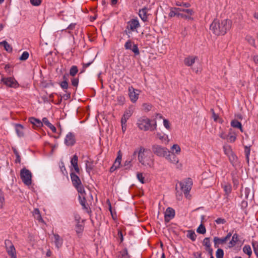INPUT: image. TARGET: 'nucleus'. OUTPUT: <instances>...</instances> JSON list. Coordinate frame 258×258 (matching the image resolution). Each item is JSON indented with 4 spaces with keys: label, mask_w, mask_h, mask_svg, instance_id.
Wrapping results in <instances>:
<instances>
[{
    "label": "nucleus",
    "mask_w": 258,
    "mask_h": 258,
    "mask_svg": "<svg viewBox=\"0 0 258 258\" xmlns=\"http://www.w3.org/2000/svg\"><path fill=\"white\" fill-rule=\"evenodd\" d=\"M138 154V160L144 169H151L155 165L154 157L151 151L143 147H140L134 152Z\"/></svg>",
    "instance_id": "1"
},
{
    "label": "nucleus",
    "mask_w": 258,
    "mask_h": 258,
    "mask_svg": "<svg viewBox=\"0 0 258 258\" xmlns=\"http://www.w3.org/2000/svg\"><path fill=\"white\" fill-rule=\"evenodd\" d=\"M232 22L228 19L220 21L215 19L210 25V30L216 35H224L227 31L230 29Z\"/></svg>",
    "instance_id": "2"
},
{
    "label": "nucleus",
    "mask_w": 258,
    "mask_h": 258,
    "mask_svg": "<svg viewBox=\"0 0 258 258\" xmlns=\"http://www.w3.org/2000/svg\"><path fill=\"white\" fill-rule=\"evenodd\" d=\"M71 178L73 185L75 187L79 193V199L80 204L84 208L86 207V195L84 186L83 185L79 177L74 173H71Z\"/></svg>",
    "instance_id": "3"
},
{
    "label": "nucleus",
    "mask_w": 258,
    "mask_h": 258,
    "mask_svg": "<svg viewBox=\"0 0 258 258\" xmlns=\"http://www.w3.org/2000/svg\"><path fill=\"white\" fill-rule=\"evenodd\" d=\"M137 125L140 130L144 131H154L156 130L157 126L156 120H152L145 116L138 119Z\"/></svg>",
    "instance_id": "4"
},
{
    "label": "nucleus",
    "mask_w": 258,
    "mask_h": 258,
    "mask_svg": "<svg viewBox=\"0 0 258 258\" xmlns=\"http://www.w3.org/2000/svg\"><path fill=\"white\" fill-rule=\"evenodd\" d=\"M192 184V181L190 178H188L179 183L181 190L184 192L187 198L189 197V192L191 188Z\"/></svg>",
    "instance_id": "5"
},
{
    "label": "nucleus",
    "mask_w": 258,
    "mask_h": 258,
    "mask_svg": "<svg viewBox=\"0 0 258 258\" xmlns=\"http://www.w3.org/2000/svg\"><path fill=\"white\" fill-rule=\"evenodd\" d=\"M6 251L11 258H17L16 248L12 242L6 239L5 241Z\"/></svg>",
    "instance_id": "6"
},
{
    "label": "nucleus",
    "mask_w": 258,
    "mask_h": 258,
    "mask_svg": "<svg viewBox=\"0 0 258 258\" xmlns=\"http://www.w3.org/2000/svg\"><path fill=\"white\" fill-rule=\"evenodd\" d=\"M20 177L24 182L27 185H30L32 183V174L31 172L25 168H23L21 170Z\"/></svg>",
    "instance_id": "7"
},
{
    "label": "nucleus",
    "mask_w": 258,
    "mask_h": 258,
    "mask_svg": "<svg viewBox=\"0 0 258 258\" xmlns=\"http://www.w3.org/2000/svg\"><path fill=\"white\" fill-rule=\"evenodd\" d=\"M153 152L159 157H165L166 154L169 152L168 149L164 147L159 145H154L152 147Z\"/></svg>",
    "instance_id": "8"
},
{
    "label": "nucleus",
    "mask_w": 258,
    "mask_h": 258,
    "mask_svg": "<svg viewBox=\"0 0 258 258\" xmlns=\"http://www.w3.org/2000/svg\"><path fill=\"white\" fill-rule=\"evenodd\" d=\"M141 91L134 88L132 86L128 88V96L132 102L136 103L139 99Z\"/></svg>",
    "instance_id": "9"
},
{
    "label": "nucleus",
    "mask_w": 258,
    "mask_h": 258,
    "mask_svg": "<svg viewBox=\"0 0 258 258\" xmlns=\"http://www.w3.org/2000/svg\"><path fill=\"white\" fill-rule=\"evenodd\" d=\"M231 236V233L229 232L227 234L226 236L224 237L219 238L217 236L214 237L213 241L215 247L218 248L220 245H222L225 243L226 242L230 239Z\"/></svg>",
    "instance_id": "10"
},
{
    "label": "nucleus",
    "mask_w": 258,
    "mask_h": 258,
    "mask_svg": "<svg viewBox=\"0 0 258 258\" xmlns=\"http://www.w3.org/2000/svg\"><path fill=\"white\" fill-rule=\"evenodd\" d=\"M140 27L139 20L137 19H132L127 23L126 29L132 32L136 31Z\"/></svg>",
    "instance_id": "11"
},
{
    "label": "nucleus",
    "mask_w": 258,
    "mask_h": 258,
    "mask_svg": "<svg viewBox=\"0 0 258 258\" xmlns=\"http://www.w3.org/2000/svg\"><path fill=\"white\" fill-rule=\"evenodd\" d=\"M125 49L132 50L135 55H139L140 53L138 45L134 44L130 40H128L124 44Z\"/></svg>",
    "instance_id": "12"
},
{
    "label": "nucleus",
    "mask_w": 258,
    "mask_h": 258,
    "mask_svg": "<svg viewBox=\"0 0 258 258\" xmlns=\"http://www.w3.org/2000/svg\"><path fill=\"white\" fill-rule=\"evenodd\" d=\"M121 159L122 153L120 151H119L117 152V156L113 165L110 167V171L111 172L114 171L115 170L119 168L121 164Z\"/></svg>",
    "instance_id": "13"
},
{
    "label": "nucleus",
    "mask_w": 258,
    "mask_h": 258,
    "mask_svg": "<svg viewBox=\"0 0 258 258\" xmlns=\"http://www.w3.org/2000/svg\"><path fill=\"white\" fill-rule=\"evenodd\" d=\"M179 17H181L185 19H190L193 14V11L191 9H183L180 8Z\"/></svg>",
    "instance_id": "14"
},
{
    "label": "nucleus",
    "mask_w": 258,
    "mask_h": 258,
    "mask_svg": "<svg viewBox=\"0 0 258 258\" xmlns=\"http://www.w3.org/2000/svg\"><path fill=\"white\" fill-rule=\"evenodd\" d=\"M2 81L5 85L10 87L16 88L18 85L16 80L14 78L12 77L3 78Z\"/></svg>",
    "instance_id": "15"
},
{
    "label": "nucleus",
    "mask_w": 258,
    "mask_h": 258,
    "mask_svg": "<svg viewBox=\"0 0 258 258\" xmlns=\"http://www.w3.org/2000/svg\"><path fill=\"white\" fill-rule=\"evenodd\" d=\"M75 136L72 133H69L66 136L64 143L67 146H71L75 143Z\"/></svg>",
    "instance_id": "16"
},
{
    "label": "nucleus",
    "mask_w": 258,
    "mask_h": 258,
    "mask_svg": "<svg viewBox=\"0 0 258 258\" xmlns=\"http://www.w3.org/2000/svg\"><path fill=\"white\" fill-rule=\"evenodd\" d=\"M175 216V211L173 209L168 207L166 210L164 214V219L166 222H168Z\"/></svg>",
    "instance_id": "17"
},
{
    "label": "nucleus",
    "mask_w": 258,
    "mask_h": 258,
    "mask_svg": "<svg viewBox=\"0 0 258 258\" xmlns=\"http://www.w3.org/2000/svg\"><path fill=\"white\" fill-rule=\"evenodd\" d=\"M203 244L205 247V249L208 252L209 254L212 255L213 249L211 248L210 238L208 237L205 238L203 240Z\"/></svg>",
    "instance_id": "18"
},
{
    "label": "nucleus",
    "mask_w": 258,
    "mask_h": 258,
    "mask_svg": "<svg viewBox=\"0 0 258 258\" xmlns=\"http://www.w3.org/2000/svg\"><path fill=\"white\" fill-rule=\"evenodd\" d=\"M149 9L144 7L139 11V15L143 22H146L148 20V12Z\"/></svg>",
    "instance_id": "19"
},
{
    "label": "nucleus",
    "mask_w": 258,
    "mask_h": 258,
    "mask_svg": "<svg viewBox=\"0 0 258 258\" xmlns=\"http://www.w3.org/2000/svg\"><path fill=\"white\" fill-rule=\"evenodd\" d=\"M53 242L57 248L61 247L63 243L62 238L57 234H53Z\"/></svg>",
    "instance_id": "20"
},
{
    "label": "nucleus",
    "mask_w": 258,
    "mask_h": 258,
    "mask_svg": "<svg viewBox=\"0 0 258 258\" xmlns=\"http://www.w3.org/2000/svg\"><path fill=\"white\" fill-rule=\"evenodd\" d=\"M165 157L167 160L174 164H176L179 162V159L175 156V154H170L169 152L166 154Z\"/></svg>",
    "instance_id": "21"
},
{
    "label": "nucleus",
    "mask_w": 258,
    "mask_h": 258,
    "mask_svg": "<svg viewBox=\"0 0 258 258\" xmlns=\"http://www.w3.org/2000/svg\"><path fill=\"white\" fill-rule=\"evenodd\" d=\"M156 137L165 144H168L169 141L168 136L163 133H157Z\"/></svg>",
    "instance_id": "22"
},
{
    "label": "nucleus",
    "mask_w": 258,
    "mask_h": 258,
    "mask_svg": "<svg viewBox=\"0 0 258 258\" xmlns=\"http://www.w3.org/2000/svg\"><path fill=\"white\" fill-rule=\"evenodd\" d=\"M133 112V111L131 107H130L128 109L124 111V112L121 117V122H123V123L124 122L126 123L127 120L132 116Z\"/></svg>",
    "instance_id": "23"
},
{
    "label": "nucleus",
    "mask_w": 258,
    "mask_h": 258,
    "mask_svg": "<svg viewBox=\"0 0 258 258\" xmlns=\"http://www.w3.org/2000/svg\"><path fill=\"white\" fill-rule=\"evenodd\" d=\"M238 241V235L235 233L233 235L231 240L227 244L226 248H231L236 245Z\"/></svg>",
    "instance_id": "24"
},
{
    "label": "nucleus",
    "mask_w": 258,
    "mask_h": 258,
    "mask_svg": "<svg viewBox=\"0 0 258 258\" xmlns=\"http://www.w3.org/2000/svg\"><path fill=\"white\" fill-rule=\"evenodd\" d=\"M196 59H197V56H188L184 58V63L186 66H191L195 62Z\"/></svg>",
    "instance_id": "25"
},
{
    "label": "nucleus",
    "mask_w": 258,
    "mask_h": 258,
    "mask_svg": "<svg viewBox=\"0 0 258 258\" xmlns=\"http://www.w3.org/2000/svg\"><path fill=\"white\" fill-rule=\"evenodd\" d=\"M71 163L76 173H79L80 169L78 165V156L76 155H74L72 158Z\"/></svg>",
    "instance_id": "26"
},
{
    "label": "nucleus",
    "mask_w": 258,
    "mask_h": 258,
    "mask_svg": "<svg viewBox=\"0 0 258 258\" xmlns=\"http://www.w3.org/2000/svg\"><path fill=\"white\" fill-rule=\"evenodd\" d=\"M15 131L18 137H22L24 135V126L20 124H16L15 125Z\"/></svg>",
    "instance_id": "27"
},
{
    "label": "nucleus",
    "mask_w": 258,
    "mask_h": 258,
    "mask_svg": "<svg viewBox=\"0 0 258 258\" xmlns=\"http://www.w3.org/2000/svg\"><path fill=\"white\" fill-rule=\"evenodd\" d=\"M32 214L34 218L38 220L39 222H44V221L41 217V215L38 209H34L32 212Z\"/></svg>",
    "instance_id": "28"
},
{
    "label": "nucleus",
    "mask_w": 258,
    "mask_h": 258,
    "mask_svg": "<svg viewBox=\"0 0 258 258\" xmlns=\"http://www.w3.org/2000/svg\"><path fill=\"white\" fill-rule=\"evenodd\" d=\"M29 120L32 124L36 127H40L43 126V123L40 119L32 117L29 118Z\"/></svg>",
    "instance_id": "29"
},
{
    "label": "nucleus",
    "mask_w": 258,
    "mask_h": 258,
    "mask_svg": "<svg viewBox=\"0 0 258 258\" xmlns=\"http://www.w3.org/2000/svg\"><path fill=\"white\" fill-rule=\"evenodd\" d=\"M229 160L233 166H236L238 165V161L237 156L234 153L228 156Z\"/></svg>",
    "instance_id": "30"
},
{
    "label": "nucleus",
    "mask_w": 258,
    "mask_h": 258,
    "mask_svg": "<svg viewBox=\"0 0 258 258\" xmlns=\"http://www.w3.org/2000/svg\"><path fill=\"white\" fill-rule=\"evenodd\" d=\"M85 164H86V171L88 173H90L91 172V171L93 170V168H94L93 161L91 160H87L85 162Z\"/></svg>",
    "instance_id": "31"
},
{
    "label": "nucleus",
    "mask_w": 258,
    "mask_h": 258,
    "mask_svg": "<svg viewBox=\"0 0 258 258\" xmlns=\"http://www.w3.org/2000/svg\"><path fill=\"white\" fill-rule=\"evenodd\" d=\"M170 150L171 153L173 154H179L181 152V148L177 144H174Z\"/></svg>",
    "instance_id": "32"
},
{
    "label": "nucleus",
    "mask_w": 258,
    "mask_h": 258,
    "mask_svg": "<svg viewBox=\"0 0 258 258\" xmlns=\"http://www.w3.org/2000/svg\"><path fill=\"white\" fill-rule=\"evenodd\" d=\"M231 125L233 127L240 129V130L241 132H243L242 127L241 123L239 121H238L237 120L235 119V120H232L231 122Z\"/></svg>",
    "instance_id": "33"
},
{
    "label": "nucleus",
    "mask_w": 258,
    "mask_h": 258,
    "mask_svg": "<svg viewBox=\"0 0 258 258\" xmlns=\"http://www.w3.org/2000/svg\"><path fill=\"white\" fill-rule=\"evenodd\" d=\"M179 11H181L180 10V8H171L169 13V16L171 17H174L175 16L179 17Z\"/></svg>",
    "instance_id": "34"
},
{
    "label": "nucleus",
    "mask_w": 258,
    "mask_h": 258,
    "mask_svg": "<svg viewBox=\"0 0 258 258\" xmlns=\"http://www.w3.org/2000/svg\"><path fill=\"white\" fill-rule=\"evenodd\" d=\"M0 45L4 46L5 50L8 52H11L12 51V47L11 45L6 41H3L0 42Z\"/></svg>",
    "instance_id": "35"
},
{
    "label": "nucleus",
    "mask_w": 258,
    "mask_h": 258,
    "mask_svg": "<svg viewBox=\"0 0 258 258\" xmlns=\"http://www.w3.org/2000/svg\"><path fill=\"white\" fill-rule=\"evenodd\" d=\"M76 26L75 23H72L66 29L63 30L62 31H64V32L68 33L70 34L71 36L73 37V34L72 33V30L75 29Z\"/></svg>",
    "instance_id": "36"
},
{
    "label": "nucleus",
    "mask_w": 258,
    "mask_h": 258,
    "mask_svg": "<svg viewBox=\"0 0 258 258\" xmlns=\"http://www.w3.org/2000/svg\"><path fill=\"white\" fill-rule=\"evenodd\" d=\"M223 150H224V153L227 156H228L233 153V152L231 149V148L230 146H228V145L224 146Z\"/></svg>",
    "instance_id": "37"
},
{
    "label": "nucleus",
    "mask_w": 258,
    "mask_h": 258,
    "mask_svg": "<svg viewBox=\"0 0 258 258\" xmlns=\"http://www.w3.org/2000/svg\"><path fill=\"white\" fill-rule=\"evenodd\" d=\"M228 141L230 143L234 142L236 140V135L235 133H229L227 139Z\"/></svg>",
    "instance_id": "38"
},
{
    "label": "nucleus",
    "mask_w": 258,
    "mask_h": 258,
    "mask_svg": "<svg viewBox=\"0 0 258 258\" xmlns=\"http://www.w3.org/2000/svg\"><path fill=\"white\" fill-rule=\"evenodd\" d=\"M224 190L227 195H229L232 190L231 185L230 184L227 183L223 186Z\"/></svg>",
    "instance_id": "39"
},
{
    "label": "nucleus",
    "mask_w": 258,
    "mask_h": 258,
    "mask_svg": "<svg viewBox=\"0 0 258 258\" xmlns=\"http://www.w3.org/2000/svg\"><path fill=\"white\" fill-rule=\"evenodd\" d=\"M243 251L245 254H247L249 256H250L252 254L251 249L249 245H245L243 248Z\"/></svg>",
    "instance_id": "40"
},
{
    "label": "nucleus",
    "mask_w": 258,
    "mask_h": 258,
    "mask_svg": "<svg viewBox=\"0 0 258 258\" xmlns=\"http://www.w3.org/2000/svg\"><path fill=\"white\" fill-rule=\"evenodd\" d=\"M5 197L3 192L0 188V209H2L5 204Z\"/></svg>",
    "instance_id": "41"
},
{
    "label": "nucleus",
    "mask_w": 258,
    "mask_h": 258,
    "mask_svg": "<svg viewBox=\"0 0 258 258\" xmlns=\"http://www.w3.org/2000/svg\"><path fill=\"white\" fill-rule=\"evenodd\" d=\"M187 237L192 241H195L196 239L197 235L194 231L189 230L187 231Z\"/></svg>",
    "instance_id": "42"
},
{
    "label": "nucleus",
    "mask_w": 258,
    "mask_h": 258,
    "mask_svg": "<svg viewBox=\"0 0 258 258\" xmlns=\"http://www.w3.org/2000/svg\"><path fill=\"white\" fill-rule=\"evenodd\" d=\"M29 56V54L28 51H24L22 55L20 56L19 59L22 61H25L27 60Z\"/></svg>",
    "instance_id": "43"
},
{
    "label": "nucleus",
    "mask_w": 258,
    "mask_h": 258,
    "mask_svg": "<svg viewBox=\"0 0 258 258\" xmlns=\"http://www.w3.org/2000/svg\"><path fill=\"white\" fill-rule=\"evenodd\" d=\"M78 72V70L77 67L76 66H73L70 69V74L72 76H74L76 75Z\"/></svg>",
    "instance_id": "44"
},
{
    "label": "nucleus",
    "mask_w": 258,
    "mask_h": 258,
    "mask_svg": "<svg viewBox=\"0 0 258 258\" xmlns=\"http://www.w3.org/2000/svg\"><path fill=\"white\" fill-rule=\"evenodd\" d=\"M197 232L200 234H205L206 232L205 227L201 224L197 229Z\"/></svg>",
    "instance_id": "45"
},
{
    "label": "nucleus",
    "mask_w": 258,
    "mask_h": 258,
    "mask_svg": "<svg viewBox=\"0 0 258 258\" xmlns=\"http://www.w3.org/2000/svg\"><path fill=\"white\" fill-rule=\"evenodd\" d=\"M75 229L77 233L79 234L83 232L84 227L82 224H80L79 223H78L76 226Z\"/></svg>",
    "instance_id": "46"
},
{
    "label": "nucleus",
    "mask_w": 258,
    "mask_h": 258,
    "mask_svg": "<svg viewBox=\"0 0 258 258\" xmlns=\"http://www.w3.org/2000/svg\"><path fill=\"white\" fill-rule=\"evenodd\" d=\"M250 153V147L245 146L244 147V153L246 156V158L247 160V162L249 161V155Z\"/></svg>",
    "instance_id": "47"
},
{
    "label": "nucleus",
    "mask_w": 258,
    "mask_h": 258,
    "mask_svg": "<svg viewBox=\"0 0 258 258\" xmlns=\"http://www.w3.org/2000/svg\"><path fill=\"white\" fill-rule=\"evenodd\" d=\"M224 251L223 249L218 248L216 252V258H223Z\"/></svg>",
    "instance_id": "48"
},
{
    "label": "nucleus",
    "mask_w": 258,
    "mask_h": 258,
    "mask_svg": "<svg viewBox=\"0 0 258 258\" xmlns=\"http://www.w3.org/2000/svg\"><path fill=\"white\" fill-rule=\"evenodd\" d=\"M252 246L253 248L254 252L258 257V241L253 242L252 243Z\"/></svg>",
    "instance_id": "49"
},
{
    "label": "nucleus",
    "mask_w": 258,
    "mask_h": 258,
    "mask_svg": "<svg viewBox=\"0 0 258 258\" xmlns=\"http://www.w3.org/2000/svg\"><path fill=\"white\" fill-rule=\"evenodd\" d=\"M31 4L33 6H39L42 3V0H30Z\"/></svg>",
    "instance_id": "50"
},
{
    "label": "nucleus",
    "mask_w": 258,
    "mask_h": 258,
    "mask_svg": "<svg viewBox=\"0 0 258 258\" xmlns=\"http://www.w3.org/2000/svg\"><path fill=\"white\" fill-rule=\"evenodd\" d=\"M137 177L139 181L142 183H144V177L142 173H138L137 174Z\"/></svg>",
    "instance_id": "51"
},
{
    "label": "nucleus",
    "mask_w": 258,
    "mask_h": 258,
    "mask_svg": "<svg viewBox=\"0 0 258 258\" xmlns=\"http://www.w3.org/2000/svg\"><path fill=\"white\" fill-rule=\"evenodd\" d=\"M212 112H213V113H212V117L214 119V121H219V122H222L221 121V119L219 117V115L218 114H216L215 113V112L213 111V109H212Z\"/></svg>",
    "instance_id": "52"
},
{
    "label": "nucleus",
    "mask_w": 258,
    "mask_h": 258,
    "mask_svg": "<svg viewBox=\"0 0 258 258\" xmlns=\"http://www.w3.org/2000/svg\"><path fill=\"white\" fill-rule=\"evenodd\" d=\"M163 125L166 129H167V130L170 129V124L169 121L167 119H163Z\"/></svg>",
    "instance_id": "53"
},
{
    "label": "nucleus",
    "mask_w": 258,
    "mask_h": 258,
    "mask_svg": "<svg viewBox=\"0 0 258 258\" xmlns=\"http://www.w3.org/2000/svg\"><path fill=\"white\" fill-rule=\"evenodd\" d=\"M250 192V189L248 187H246L244 190V195L245 199H248L249 195Z\"/></svg>",
    "instance_id": "54"
},
{
    "label": "nucleus",
    "mask_w": 258,
    "mask_h": 258,
    "mask_svg": "<svg viewBox=\"0 0 258 258\" xmlns=\"http://www.w3.org/2000/svg\"><path fill=\"white\" fill-rule=\"evenodd\" d=\"M60 85L63 89H67L68 88V83L66 80L61 82Z\"/></svg>",
    "instance_id": "55"
},
{
    "label": "nucleus",
    "mask_w": 258,
    "mask_h": 258,
    "mask_svg": "<svg viewBox=\"0 0 258 258\" xmlns=\"http://www.w3.org/2000/svg\"><path fill=\"white\" fill-rule=\"evenodd\" d=\"M122 258H129L128 255L127 251L126 249L123 250L120 252Z\"/></svg>",
    "instance_id": "56"
},
{
    "label": "nucleus",
    "mask_w": 258,
    "mask_h": 258,
    "mask_svg": "<svg viewBox=\"0 0 258 258\" xmlns=\"http://www.w3.org/2000/svg\"><path fill=\"white\" fill-rule=\"evenodd\" d=\"M219 136L222 139H226L228 138V135L222 131L219 133Z\"/></svg>",
    "instance_id": "57"
},
{
    "label": "nucleus",
    "mask_w": 258,
    "mask_h": 258,
    "mask_svg": "<svg viewBox=\"0 0 258 258\" xmlns=\"http://www.w3.org/2000/svg\"><path fill=\"white\" fill-rule=\"evenodd\" d=\"M215 222L217 224H224L226 222V221L224 219L219 218L215 220Z\"/></svg>",
    "instance_id": "58"
},
{
    "label": "nucleus",
    "mask_w": 258,
    "mask_h": 258,
    "mask_svg": "<svg viewBox=\"0 0 258 258\" xmlns=\"http://www.w3.org/2000/svg\"><path fill=\"white\" fill-rule=\"evenodd\" d=\"M72 84L74 86H77L79 83V80L77 78H73L71 80Z\"/></svg>",
    "instance_id": "59"
},
{
    "label": "nucleus",
    "mask_w": 258,
    "mask_h": 258,
    "mask_svg": "<svg viewBox=\"0 0 258 258\" xmlns=\"http://www.w3.org/2000/svg\"><path fill=\"white\" fill-rule=\"evenodd\" d=\"M42 122L45 124L47 127L51 123L46 117L43 118Z\"/></svg>",
    "instance_id": "60"
},
{
    "label": "nucleus",
    "mask_w": 258,
    "mask_h": 258,
    "mask_svg": "<svg viewBox=\"0 0 258 258\" xmlns=\"http://www.w3.org/2000/svg\"><path fill=\"white\" fill-rule=\"evenodd\" d=\"M143 106L144 107V109L148 111L151 110L152 108V105L149 104H144Z\"/></svg>",
    "instance_id": "61"
},
{
    "label": "nucleus",
    "mask_w": 258,
    "mask_h": 258,
    "mask_svg": "<svg viewBox=\"0 0 258 258\" xmlns=\"http://www.w3.org/2000/svg\"><path fill=\"white\" fill-rule=\"evenodd\" d=\"M124 166L127 167L126 168H130L132 166L131 161H130V160L125 161L124 163Z\"/></svg>",
    "instance_id": "62"
},
{
    "label": "nucleus",
    "mask_w": 258,
    "mask_h": 258,
    "mask_svg": "<svg viewBox=\"0 0 258 258\" xmlns=\"http://www.w3.org/2000/svg\"><path fill=\"white\" fill-rule=\"evenodd\" d=\"M121 130L122 132L124 133H125L126 130V124L125 122H121Z\"/></svg>",
    "instance_id": "63"
},
{
    "label": "nucleus",
    "mask_w": 258,
    "mask_h": 258,
    "mask_svg": "<svg viewBox=\"0 0 258 258\" xmlns=\"http://www.w3.org/2000/svg\"><path fill=\"white\" fill-rule=\"evenodd\" d=\"M48 127H49L52 131V132L53 133H55L56 131V129L55 127L51 123H50L49 125V126H48Z\"/></svg>",
    "instance_id": "64"
}]
</instances>
